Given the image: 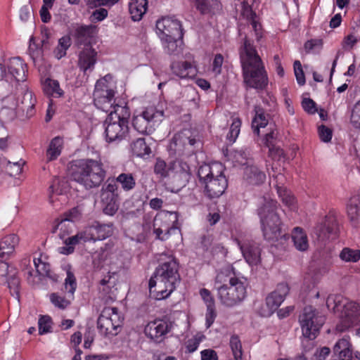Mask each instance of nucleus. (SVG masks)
Here are the masks:
<instances>
[{"label": "nucleus", "mask_w": 360, "mask_h": 360, "mask_svg": "<svg viewBox=\"0 0 360 360\" xmlns=\"http://www.w3.org/2000/svg\"><path fill=\"white\" fill-rule=\"evenodd\" d=\"M325 321V316L321 315L312 306H307L304 308L299 316V321L304 337L303 346L305 343L311 346L313 345L311 340L317 337Z\"/></svg>", "instance_id": "obj_9"}, {"label": "nucleus", "mask_w": 360, "mask_h": 360, "mask_svg": "<svg viewBox=\"0 0 360 360\" xmlns=\"http://www.w3.org/2000/svg\"><path fill=\"white\" fill-rule=\"evenodd\" d=\"M201 360H218V355L216 351L212 349H206L200 352Z\"/></svg>", "instance_id": "obj_64"}, {"label": "nucleus", "mask_w": 360, "mask_h": 360, "mask_svg": "<svg viewBox=\"0 0 360 360\" xmlns=\"http://www.w3.org/2000/svg\"><path fill=\"white\" fill-rule=\"evenodd\" d=\"M35 103L36 99L33 97L32 92L28 90L26 91L21 100L22 110H26L27 114L31 116L33 114Z\"/></svg>", "instance_id": "obj_42"}, {"label": "nucleus", "mask_w": 360, "mask_h": 360, "mask_svg": "<svg viewBox=\"0 0 360 360\" xmlns=\"http://www.w3.org/2000/svg\"><path fill=\"white\" fill-rule=\"evenodd\" d=\"M130 111L127 105L115 107L103 122L105 137L108 143H119L126 139L129 133Z\"/></svg>", "instance_id": "obj_6"}, {"label": "nucleus", "mask_w": 360, "mask_h": 360, "mask_svg": "<svg viewBox=\"0 0 360 360\" xmlns=\"http://www.w3.org/2000/svg\"><path fill=\"white\" fill-rule=\"evenodd\" d=\"M7 67L11 78L18 82L26 80L27 65L20 58H11Z\"/></svg>", "instance_id": "obj_24"}, {"label": "nucleus", "mask_w": 360, "mask_h": 360, "mask_svg": "<svg viewBox=\"0 0 360 360\" xmlns=\"http://www.w3.org/2000/svg\"><path fill=\"white\" fill-rule=\"evenodd\" d=\"M178 269V264L174 259L160 264L148 283L150 295L156 300L167 298L180 282Z\"/></svg>", "instance_id": "obj_3"}, {"label": "nucleus", "mask_w": 360, "mask_h": 360, "mask_svg": "<svg viewBox=\"0 0 360 360\" xmlns=\"http://www.w3.org/2000/svg\"><path fill=\"white\" fill-rule=\"evenodd\" d=\"M131 150L134 155L139 157H143L150 153V147L146 144L145 139L139 138L133 142Z\"/></svg>", "instance_id": "obj_41"}, {"label": "nucleus", "mask_w": 360, "mask_h": 360, "mask_svg": "<svg viewBox=\"0 0 360 360\" xmlns=\"http://www.w3.org/2000/svg\"><path fill=\"white\" fill-rule=\"evenodd\" d=\"M101 201L103 204V211L104 214L113 216L118 210V198L103 197Z\"/></svg>", "instance_id": "obj_39"}, {"label": "nucleus", "mask_w": 360, "mask_h": 360, "mask_svg": "<svg viewBox=\"0 0 360 360\" xmlns=\"http://www.w3.org/2000/svg\"><path fill=\"white\" fill-rule=\"evenodd\" d=\"M18 243V237L15 234H10L2 238L0 243V260H6L9 254L14 250Z\"/></svg>", "instance_id": "obj_28"}, {"label": "nucleus", "mask_w": 360, "mask_h": 360, "mask_svg": "<svg viewBox=\"0 0 360 360\" xmlns=\"http://www.w3.org/2000/svg\"><path fill=\"white\" fill-rule=\"evenodd\" d=\"M319 135L321 140L323 142H329L332 139V130L325 125H321L319 127Z\"/></svg>", "instance_id": "obj_59"}, {"label": "nucleus", "mask_w": 360, "mask_h": 360, "mask_svg": "<svg viewBox=\"0 0 360 360\" xmlns=\"http://www.w3.org/2000/svg\"><path fill=\"white\" fill-rule=\"evenodd\" d=\"M95 34V27L92 25L78 26L75 32L76 43L82 49L79 53L78 64L84 73L91 71L96 63V51L92 49L91 41Z\"/></svg>", "instance_id": "obj_8"}, {"label": "nucleus", "mask_w": 360, "mask_h": 360, "mask_svg": "<svg viewBox=\"0 0 360 360\" xmlns=\"http://www.w3.org/2000/svg\"><path fill=\"white\" fill-rule=\"evenodd\" d=\"M196 136L191 129H184L174 136L169 145L170 150L179 156L191 155L200 146Z\"/></svg>", "instance_id": "obj_11"}, {"label": "nucleus", "mask_w": 360, "mask_h": 360, "mask_svg": "<svg viewBox=\"0 0 360 360\" xmlns=\"http://www.w3.org/2000/svg\"><path fill=\"white\" fill-rule=\"evenodd\" d=\"M39 333L40 335L50 332L51 328L52 320L49 316H41L39 321Z\"/></svg>", "instance_id": "obj_52"}, {"label": "nucleus", "mask_w": 360, "mask_h": 360, "mask_svg": "<svg viewBox=\"0 0 360 360\" xmlns=\"http://www.w3.org/2000/svg\"><path fill=\"white\" fill-rule=\"evenodd\" d=\"M334 353L338 356L340 360H352V344L348 336L340 339L334 345Z\"/></svg>", "instance_id": "obj_25"}, {"label": "nucleus", "mask_w": 360, "mask_h": 360, "mask_svg": "<svg viewBox=\"0 0 360 360\" xmlns=\"http://www.w3.org/2000/svg\"><path fill=\"white\" fill-rule=\"evenodd\" d=\"M294 72L298 84L303 86L306 81L300 61L295 60L294 62Z\"/></svg>", "instance_id": "obj_55"}, {"label": "nucleus", "mask_w": 360, "mask_h": 360, "mask_svg": "<svg viewBox=\"0 0 360 360\" xmlns=\"http://www.w3.org/2000/svg\"><path fill=\"white\" fill-rule=\"evenodd\" d=\"M230 347L235 360H243L242 345L237 335H232L230 339Z\"/></svg>", "instance_id": "obj_48"}, {"label": "nucleus", "mask_w": 360, "mask_h": 360, "mask_svg": "<svg viewBox=\"0 0 360 360\" xmlns=\"http://www.w3.org/2000/svg\"><path fill=\"white\" fill-rule=\"evenodd\" d=\"M157 219H155L154 221V229L153 233L156 235V238L161 240H165L169 238L170 231L173 229L172 228L166 227L165 229H162L160 227H156L157 226Z\"/></svg>", "instance_id": "obj_54"}, {"label": "nucleus", "mask_w": 360, "mask_h": 360, "mask_svg": "<svg viewBox=\"0 0 360 360\" xmlns=\"http://www.w3.org/2000/svg\"><path fill=\"white\" fill-rule=\"evenodd\" d=\"M172 328V323L169 320L156 319L149 322L145 327L146 335L154 342L160 343Z\"/></svg>", "instance_id": "obj_15"}, {"label": "nucleus", "mask_w": 360, "mask_h": 360, "mask_svg": "<svg viewBox=\"0 0 360 360\" xmlns=\"http://www.w3.org/2000/svg\"><path fill=\"white\" fill-rule=\"evenodd\" d=\"M240 249L245 261L250 265H257L260 262V248L253 242H245L243 244L238 243Z\"/></svg>", "instance_id": "obj_23"}, {"label": "nucleus", "mask_w": 360, "mask_h": 360, "mask_svg": "<svg viewBox=\"0 0 360 360\" xmlns=\"http://www.w3.org/2000/svg\"><path fill=\"white\" fill-rule=\"evenodd\" d=\"M43 89L45 94L52 95L56 94L58 96L63 95V91L59 86V83L56 80L46 79L43 84Z\"/></svg>", "instance_id": "obj_46"}, {"label": "nucleus", "mask_w": 360, "mask_h": 360, "mask_svg": "<svg viewBox=\"0 0 360 360\" xmlns=\"http://www.w3.org/2000/svg\"><path fill=\"white\" fill-rule=\"evenodd\" d=\"M337 231L338 221L333 215L326 216L323 223L315 228V233L322 240L328 238L331 234H336Z\"/></svg>", "instance_id": "obj_22"}, {"label": "nucleus", "mask_w": 360, "mask_h": 360, "mask_svg": "<svg viewBox=\"0 0 360 360\" xmlns=\"http://www.w3.org/2000/svg\"><path fill=\"white\" fill-rule=\"evenodd\" d=\"M11 274L6 278V283L10 289L11 294L19 299L20 279L17 277V271L14 267L11 268Z\"/></svg>", "instance_id": "obj_35"}, {"label": "nucleus", "mask_w": 360, "mask_h": 360, "mask_svg": "<svg viewBox=\"0 0 360 360\" xmlns=\"http://www.w3.org/2000/svg\"><path fill=\"white\" fill-rule=\"evenodd\" d=\"M115 92L110 93H100V91H94V102L97 108L108 112L115 110V107L121 106L120 105L112 103L114 99Z\"/></svg>", "instance_id": "obj_21"}, {"label": "nucleus", "mask_w": 360, "mask_h": 360, "mask_svg": "<svg viewBox=\"0 0 360 360\" xmlns=\"http://www.w3.org/2000/svg\"><path fill=\"white\" fill-rule=\"evenodd\" d=\"M199 248H201L204 252H210L215 255L221 252L224 247L219 243L214 241L212 234L204 235L200 238Z\"/></svg>", "instance_id": "obj_29"}, {"label": "nucleus", "mask_w": 360, "mask_h": 360, "mask_svg": "<svg viewBox=\"0 0 360 360\" xmlns=\"http://www.w3.org/2000/svg\"><path fill=\"white\" fill-rule=\"evenodd\" d=\"M147 0H131L129 11L134 21L140 20L147 11Z\"/></svg>", "instance_id": "obj_30"}, {"label": "nucleus", "mask_w": 360, "mask_h": 360, "mask_svg": "<svg viewBox=\"0 0 360 360\" xmlns=\"http://www.w3.org/2000/svg\"><path fill=\"white\" fill-rule=\"evenodd\" d=\"M240 58L246 85L256 89H264L268 84L267 74L260 56L247 35L240 49Z\"/></svg>", "instance_id": "obj_1"}, {"label": "nucleus", "mask_w": 360, "mask_h": 360, "mask_svg": "<svg viewBox=\"0 0 360 360\" xmlns=\"http://www.w3.org/2000/svg\"><path fill=\"white\" fill-rule=\"evenodd\" d=\"M277 193L282 202L290 210L296 209V201L295 197L290 191L276 184Z\"/></svg>", "instance_id": "obj_37"}, {"label": "nucleus", "mask_w": 360, "mask_h": 360, "mask_svg": "<svg viewBox=\"0 0 360 360\" xmlns=\"http://www.w3.org/2000/svg\"><path fill=\"white\" fill-rule=\"evenodd\" d=\"M154 172L156 174L160 175L161 178L169 176H171L170 164L167 165L165 161L158 160L154 167Z\"/></svg>", "instance_id": "obj_50"}, {"label": "nucleus", "mask_w": 360, "mask_h": 360, "mask_svg": "<svg viewBox=\"0 0 360 360\" xmlns=\"http://www.w3.org/2000/svg\"><path fill=\"white\" fill-rule=\"evenodd\" d=\"M115 181L125 191L134 189L136 186V180L131 173H122L115 179Z\"/></svg>", "instance_id": "obj_38"}, {"label": "nucleus", "mask_w": 360, "mask_h": 360, "mask_svg": "<svg viewBox=\"0 0 360 360\" xmlns=\"http://www.w3.org/2000/svg\"><path fill=\"white\" fill-rule=\"evenodd\" d=\"M157 33L161 41L165 37H183L184 32L181 22L174 16H166L156 22Z\"/></svg>", "instance_id": "obj_14"}, {"label": "nucleus", "mask_w": 360, "mask_h": 360, "mask_svg": "<svg viewBox=\"0 0 360 360\" xmlns=\"http://www.w3.org/2000/svg\"><path fill=\"white\" fill-rule=\"evenodd\" d=\"M221 164H203L198 167V176L204 185L205 195L210 199L220 197L228 186Z\"/></svg>", "instance_id": "obj_5"}, {"label": "nucleus", "mask_w": 360, "mask_h": 360, "mask_svg": "<svg viewBox=\"0 0 360 360\" xmlns=\"http://www.w3.org/2000/svg\"><path fill=\"white\" fill-rule=\"evenodd\" d=\"M68 49V37H63L58 40V44L53 51L54 56L57 59H60L66 55Z\"/></svg>", "instance_id": "obj_51"}, {"label": "nucleus", "mask_w": 360, "mask_h": 360, "mask_svg": "<svg viewBox=\"0 0 360 360\" xmlns=\"http://www.w3.org/2000/svg\"><path fill=\"white\" fill-rule=\"evenodd\" d=\"M278 132L276 130L270 128V131L266 133L264 137V144L269 148L276 145Z\"/></svg>", "instance_id": "obj_60"}, {"label": "nucleus", "mask_w": 360, "mask_h": 360, "mask_svg": "<svg viewBox=\"0 0 360 360\" xmlns=\"http://www.w3.org/2000/svg\"><path fill=\"white\" fill-rule=\"evenodd\" d=\"M200 295L207 307L215 306L214 299L209 290L206 288L201 289L200 290Z\"/></svg>", "instance_id": "obj_58"}, {"label": "nucleus", "mask_w": 360, "mask_h": 360, "mask_svg": "<svg viewBox=\"0 0 360 360\" xmlns=\"http://www.w3.org/2000/svg\"><path fill=\"white\" fill-rule=\"evenodd\" d=\"M292 240L295 248L300 251H305L308 248V240L307 235L302 229L295 227L292 233Z\"/></svg>", "instance_id": "obj_33"}, {"label": "nucleus", "mask_w": 360, "mask_h": 360, "mask_svg": "<svg viewBox=\"0 0 360 360\" xmlns=\"http://www.w3.org/2000/svg\"><path fill=\"white\" fill-rule=\"evenodd\" d=\"M68 188V180L63 177L60 179L59 177L55 178L53 184L49 187V190L51 193L56 192L58 195H65L67 193Z\"/></svg>", "instance_id": "obj_44"}, {"label": "nucleus", "mask_w": 360, "mask_h": 360, "mask_svg": "<svg viewBox=\"0 0 360 360\" xmlns=\"http://www.w3.org/2000/svg\"><path fill=\"white\" fill-rule=\"evenodd\" d=\"M214 286L220 302L228 307L238 304L246 295L245 281L237 277L233 268L219 272Z\"/></svg>", "instance_id": "obj_2"}, {"label": "nucleus", "mask_w": 360, "mask_h": 360, "mask_svg": "<svg viewBox=\"0 0 360 360\" xmlns=\"http://www.w3.org/2000/svg\"><path fill=\"white\" fill-rule=\"evenodd\" d=\"M69 174L71 179L86 188L99 186L104 181L106 171L103 164L92 159H79L70 162Z\"/></svg>", "instance_id": "obj_4"}, {"label": "nucleus", "mask_w": 360, "mask_h": 360, "mask_svg": "<svg viewBox=\"0 0 360 360\" xmlns=\"http://www.w3.org/2000/svg\"><path fill=\"white\" fill-rule=\"evenodd\" d=\"M163 110H158L154 106H149L139 115L134 116L132 124L134 129L141 134H151L156 126L163 120Z\"/></svg>", "instance_id": "obj_12"}, {"label": "nucleus", "mask_w": 360, "mask_h": 360, "mask_svg": "<svg viewBox=\"0 0 360 360\" xmlns=\"http://www.w3.org/2000/svg\"><path fill=\"white\" fill-rule=\"evenodd\" d=\"M277 209L276 200L264 198L257 210L264 237L268 240H278L282 237V222Z\"/></svg>", "instance_id": "obj_7"}, {"label": "nucleus", "mask_w": 360, "mask_h": 360, "mask_svg": "<svg viewBox=\"0 0 360 360\" xmlns=\"http://www.w3.org/2000/svg\"><path fill=\"white\" fill-rule=\"evenodd\" d=\"M265 174L254 165H246L243 168V180L248 185L259 186L264 182Z\"/></svg>", "instance_id": "obj_18"}, {"label": "nucleus", "mask_w": 360, "mask_h": 360, "mask_svg": "<svg viewBox=\"0 0 360 360\" xmlns=\"http://www.w3.org/2000/svg\"><path fill=\"white\" fill-rule=\"evenodd\" d=\"M63 146V139L60 136L53 138L46 150V156L49 161L56 160L60 155Z\"/></svg>", "instance_id": "obj_34"}, {"label": "nucleus", "mask_w": 360, "mask_h": 360, "mask_svg": "<svg viewBox=\"0 0 360 360\" xmlns=\"http://www.w3.org/2000/svg\"><path fill=\"white\" fill-rule=\"evenodd\" d=\"M170 172L173 183L179 188L186 186L191 176L188 164L182 160L170 162Z\"/></svg>", "instance_id": "obj_16"}, {"label": "nucleus", "mask_w": 360, "mask_h": 360, "mask_svg": "<svg viewBox=\"0 0 360 360\" xmlns=\"http://www.w3.org/2000/svg\"><path fill=\"white\" fill-rule=\"evenodd\" d=\"M116 183L115 179H108L105 186L102 188L101 198L107 196L109 198H118V187Z\"/></svg>", "instance_id": "obj_43"}, {"label": "nucleus", "mask_w": 360, "mask_h": 360, "mask_svg": "<svg viewBox=\"0 0 360 360\" xmlns=\"http://www.w3.org/2000/svg\"><path fill=\"white\" fill-rule=\"evenodd\" d=\"M64 217L58 222L57 225L54 227L53 232H56L57 230H59L58 233V239L61 241L62 244L65 245L63 247H60L58 249L59 253V257H61L63 255H68V228L66 225L64 224L66 221H68V213L65 212L63 214Z\"/></svg>", "instance_id": "obj_27"}, {"label": "nucleus", "mask_w": 360, "mask_h": 360, "mask_svg": "<svg viewBox=\"0 0 360 360\" xmlns=\"http://www.w3.org/2000/svg\"><path fill=\"white\" fill-rule=\"evenodd\" d=\"M28 51L34 65H36L37 63L42 60L43 51L41 48H39L35 44L34 37H31L30 39Z\"/></svg>", "instance_id": "obj_47"}, {"label": "nucleus", "mask_w": 360, "mask_h": 360, "mask_svg": "<svg viewBox=\"0 0 360 360\" xmlns=\"http://www.w3.org/2000/svg\"><path fill=\"white\" fill-rule=\"evenodd\" d=\"M269 155L274 160H281L283 158L284 153L283 149L276 145L269 147Z\"/></svg>", "instance_id": "obj_62"}, {"label": "nucleus", "mask_w": 360, "mask_h": 360, "mask_svg": "<svg viewBox=\"0 0 360 360\" xmlns=\"http://www.w3.org/2000/svg\"><path fill=\"white\" fill-rule=\"evenodd\" d=\"M170 68L172 73L181 79L192 77L195 75L192 64L188 61L173 62Z\"/></svg>", "instance_id": "obj_26"}, {"label": "nucleus", "mask_w": 360, "mask_h": 360, "mask_svg": "<svg viewBox=\"0 0 360 360\" xmlns=\"http://www.w3.org/2000/svg\"><path fill=\"white\" fill-rule=\"evenodd\" d=\"M107 76L97 81L95 85V90L100 91V93H110L114 92L113 90L110 89L108 86Z\"/></svg>", "instance_id": "obj_61"}, {"label": "nucleus", "mask_w": 360, "mask_h": 360, "mask_svg": "<svg viewBox=\"0 0 360 360\" xmlns=\"http://www.w3.org/2000/svg\"><path fill=\"white\" fill-rule=\"evenodd\" d=\"M224 57L221 54L218 53L215 55L212 63V71L216 75H219L221 72V65L223 64Z\"/></svg>", "instance_id": "obj_63"}, {"label": "nucleus", "mask_w": 360, "mask_h": 360, "mask_svg": "<svg viewBox=\"0 0 360 360\" xmlns=\"http://www.w3.org/2000/svg\"><path fill=\"white\" fill-rule=\"evenodd\" d=\"M33 262L39 281H35L33 278V270L30 266V260L25 259L22 261V271L27 276V280L29 283L32 285L37 284L44 277L49 278L55 283L58 281L59 276L51 273L49 263L43 262L41 258H34Z\"/></svg>", "instance_id": "obj_13"}, {"label": "nucleus", "mask_w": 360, "mask_h": 360, "mask_svg": "<svg viewBox=\"0 0 360 360\" xmlns=\"http://www.w3.org/2000/svg\"><path fill=\"white\" fill-rule=\"evenodd\" d=\"M123 320L116 307H105L97 320V328L102 335L113 337L119 333Z\"/></svg>", "instance_id": "obj_10"}, {"label": "nucleus", "mask_w": 360, "mask_h": 360, "mask_svg": "<svg viewBox=\"0 0 360 360\" xmlns=\"http://www.w3.org/2000/svg\"><path fill=\"white\" fill-rule=\"evenodd\" d=\"M241 126V121L239 118L236 117L233 119L232 124L230 127V130L226 136V139L229 141L230 143H233L236 141L239 133L240 128Z\"/></svg>", "instance_id": "obj_49"}, {"label": "nucleus", "mask_w": 360, "mask_h": 360, "mask_svg": "<svg viewBox=\"0 0 360 360\" xmlns=\"http://www.w3.org/2000/svg\"><path fill=\"white\" fill-rule=\"evenodd\" d=\"M290 290L289 286L285 283L278 284L276 290L271 292L266 298V303L269 309V313H273L283 302L285 296Z\"/></svg>", "instance_id": "obj_17"}, {"label": "nucleus", "mask_w": 360, "mask_h": 360, "mask_svg": "<svg viewBox=\"0 0 360 360\" xmlns=\"http://www.w3.org/2000/svg\"><path fill=\"white\" fill-rule=\"evenodd\" d=\"M248 12L250 13V16H247L249 22L248 28L255 34L257 41H259L262 37V25L255 20V13L252 12L251 8H249Z\"/></svg>", "instance_id": "obj_40"}, {"label": "nucleus", "mask_w": 360, "mask_h": 360, "mask_svg": "<svg viewBox=\"0 0 360 360\" xmlns=\"http://www.w3.org/2000/svg\"><path fill=\"white\" fill-rule=\"evenodd\" d=\"M351 122L355 127L360 128V100L354 106Z\"/></svg>", "instance_id": "obj_57"}, {"label": "nucleus", "mask_w": 360, "mask_h": 360, "mask_svg": "<svg viewBox=\"0 0 360 360\" xmlns=\"http://www.w3.org/2000/svg\"><path fill=\"white\" fill-rule=\"evenodd\" d=\"M7 262L0 260V283H6V278L11 274V268Z\"/></svg>", "instance_id": "obj_56"}, {"label": "nucleus", "mask_w": 360, "mask_h": 360, "mask_svg": "<svg viewBox=\"0 0 360 360\" xmlns=\"http://www.w3.org/2000/svg\"><path fill=\"white\" fill-rule=\"evenodd\" d=\"M183 37H165L162 41L165 51L169 55H177L181 51L179 44Z\"/></svg>", "instance_id": "obj_36"}, {"label": "nucleus", "mask_w": 360, "mask_h": 360, "mask_svg": "<svg viewBox=\"0 0 360 360\" xmlns=\"http://www.w3.org/2000/svg\"><path fill=\"white\" fill-rule=\"evenodd\" d=\"M340 257L346 262H356L360 259V250L345 248L341 251Z\"/></svg>", "instance_id": "obj_45"}, {"label": "nucleus", "mask_w": 360, "mask_h": 360, "mask_svg": "<svg viewBox=\"0 0 360 360\" xmlns=\"http://www.w3.org/2000/svg\"><path fill=\"white\" fill-rule=\"evenodd\" d=\"M255 116L252 122V128L255 134H259V129L267 126L269 123V115H266L262 108L256 106L255 108Z\"/></svg>", "instance_id": "obj_32"}, {"label": "nucleus", "mask_w": 360, "mask_h": 360, "mask_svg": "<svg viewBox=\"0 0 360 360\" xmlns=\"http://www.w3.org/2000/svg\"><path fill=\"white\" fill-rule=\"evenodd\" d=\"M50 300L55 307L61 309H65L68 305L65 297L60 296L57 292H53L50 295Z\"/></svg>", "instance_id": "obj_53"}, {"label": "nucleus", "mask_w": 360, "mask_h": 360, "mask_svg": "<svg viewBox=\"0 0 360 360\" xmlns=\"http://www.w3.org/2000/svg\"><path fill=\"white\" fill-rule=\"evenodd\" d=\"M113 233V223L101 224L96 221L88 230L89 240H101L110 237Z\"/></svg>", "instance_id": "obj_19"}, {"label": "nucleus", "mask_w": 360, "mask_h": 360, "mask_svg": "<svg viewBox=\"0 0 360 360\" xmlns=\"http://www.w3.org/2000/svg\"><path fill=\"white\" fill-rule=\"evenodd\" d=\"M344 314L345 319L344 325H338L336 327V330L342 333L347 330L352 324L357 321L358 318L360 316V309L358 304L355 302H350L345 305Z\"/></svg>", "instance_id": "obj_20"}, {"label": "nucleus", "mask_w": 360, "mask_h": 360, "mask_svg": "<svg viewBox=\"0 0 360 360\" xmlns=\"http://www.w3.org/2000/svg\"><path fill=\"white\" fill-rule=\"evenodd\" d=\"M347 214L351 221L354 223V226L359 224L360 219V195L352 196L347 205Z\"/></svg>", "instance_id": "obj_31"}]
</instances>
